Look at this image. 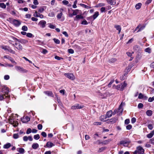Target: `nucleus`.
Returning a JSON list of instances; mask_svg holds the SVG:
<instances>
[{
    "instance_id": "nucleus-15",
    "label": "nucleus",
    "mask_w": 154,
    "mask_h": 154,
    "mask_svg": "<svg viewBox=\"0 0 154 154\" xmlns=\"http://www.w3.org/2000/svg\"><path fill=\"white\" fill-rule=\"evenodd\" d=\"M113 114L112 111L111 110L107 112L106 115L107 118H109L112 116Z\"/></svg>"
},
{
    "instance_id": "nucleus-36",
    "label": "nucleus",
    "mask_w": 154,
    "mask_h": 154,
    "mask_svg": "<svg viewBox=\"0 0 154 154\" xmlns=\"http://www.w3.org/2000/svg\"><path fill=\"white\" fill-rule=\"evenodd\" d=\"M131 146V145L130 143V142L128 141V142L126 141V147H127L128 148L130 147Z\"/></svg>"
},
{
    "instance_id": "nucleus-30",
    "label": "nucleus",
    "mask_w": 154,
    "mask_h": 154,
    "mask_svg": "<svg viewBox=\"0 0 154 154\" xmlns=\"http://www.w3.org/2000/svg\"><path fill=\"white\" fill-rule=\"evenodd\" d=\"M99 12L97 11L93 15V18L94 19H95L99 15Z\"/></svg>"
},
{
    "instance_id": "nucleus-56",
    "label": "nucleus",
    "mask_w": 154,
    "mask_h": 154,
    "mask_svg": "<svg viewBox=\"0 0 154 154\" xmlns=\"http://www.w3.org/2000/svg\"><path fill=\"white\" fill-rule=\"evenodd\" d=\"M88 23L85 20H83L82 22V24L83 25H87Z\"/></svg>"
},
{
    "instance_id": "nucleus-50",
    "label": "nucleus",
    "mask_w": 154,
    "mask_h": 154,
    "mask_svg": "<svg viewBox=\"0 0 154 154\" xmlns=\"http://www.w3.org/2000/svg\"><path fill=\"white\" fill-rule=\"evenodd\" d=\"M18 124V123L17 121H14V123L12 125L14 127H16L17 126Z\"/></svg>"
},
{
    "instance_id": "nucleus-54",
    "label": "nucleus",
    "mask_w": 154,
    "mask_h": 154,
    "mask_svg": "<svg viewBox=\"0 0 154 154\" xmlns=\"http://www.w3.org/2000/svg\"><path fill=\"white\" fill-rule=\"evenodd\" d=\"M7 66H8L9 67H13V65L11 64H9L8 63H5V66L6 67Z\"/></svg>"
},
{
    "instance_id": "nucleus-13",
    "label": "nucleus",
    "mask_w": 154,
    "mask_h": 154,
    "mask_svg": "<svg viewBox=\"0 0 154 154\" xmlns=\"http://www.w3.org/2000/svg\"><path fill=\"white\" fill-rule=\"evenodd\" d=\"M84 18L82 14L77 15L74 18V20H77L80 19H82Z\"/></svg>"
},
{
    "instance_id": "nucleus-41",
    "label": "nucleus",
    "mask_w": 154,
    "mask_h": 154,
    "mask_svg": "<svg viewBox=\"0 0 154 154\" xmlns=\"http://www.w3.org/2000/svg\"><path fill=\"white\" fill-rule=\"evenodd\" d=\"M145 52L150 53L151 52V49L150 48H148L145 49Z\"/></svg>"
},
{
    "instance_id": "nucleus-52",
    "label": "nucleus",
    "mask_w": 154,
    "mask_h": 154,
    "mask_svg": "<svg viewBox=\"0 0 154 154\" xmlns=\"http://www.w3.org/2000/svg\"><path fill=\"white\" fill-rule=\"evenodd\" d=\"M68 52L71 54H73L74 52V50L71 49H68Z\"/></svg>"
},
{
    "instance_id": "nucleus-63",
    "label": "nucleus",
    "mask_w": 154,
    "mask_h": 154,
    "mask_svg": "<svg viewBox=\"0 0 154 154\" xmlns=\"http://www.w3.org/2000/svg\"><path fill=\"white\" fill-rule=\"evenodd\" d=\"M9 122L10 124H12L14 123V120L12 119H11L9 120Z\"/></svg>"
},
{
    "instance_id": "nucleus-26",
    "label": "nucleus",
    "mask_w": 154,
    "mask_h": 154,
    "mask_svg": "<svg viewBox=\"0 0 154 154\" xmlns=\"http://www.w3.org/2000/svg\"><path fill=\"white\" fill-rule=\"evenodd\" d=\"M11 146V144L9 143H8L4 145L3 148L5 149H8Z\"/></svg>"
},
{
    "instance_id": "nucleus-46",
    "label": "nucleus",
    "mask_w": 154,
    "mask_h": 154,
    "mask_svg": "<svg viewBox=\"0 0 154 154\" xmlns=\"http://www.w3.org/2000/svg\"><path fill=\"white\" fill-rule=\"evenodd\" d=\"M22 29L24 31H27L28 30V28L26 26H23L22 27Z\"/></svg>"
},
{
    "instance_id": "nucleus-44",
    "label": "nucleus",
    "mask_w": 154,
    "mask_h": 154,
    "mask_svg": "<svg viewBox=\"0 0 154 154\" xmlns=\"http://www.w3.org/2000/svg\"><path fill=\"white\" fill-rule=\"evenodd\" d=\"M45 93L48 95V96H51L52 94L51 92H50L49 91H47L45 92Z\"/></svg>"
},
{
    "instance_id": "nucleus-28",
    "label": "nucleus",
    "mask_w": 154,
    "mask_h": 154,
    "mask_svg": "<svg viewBox=\"0 0 154 154\" xmlns=\"http://www.w3.org/2000/svg\"><path fill=\"white\" fill-rule=\"evenodd\" d=\"M142 4L141 3H138L135 5V8L136 9H139L141 7Z\"/></svg>"
},
{
    "instance_id": "nucleus-59",
    "label": "nucleus",
    "mask_w": 154,
    "mask_h": 154,
    "mask_svg": "<svg viewBox=\"0 0 154 154\" xmlns=\"http://www.w3.org/2000/svg\"><path fill=\"white\" fill-rule=\"evenodd\" d=\"M33 4L35 5H37L38 4V2L37 0H33Z\"/></svg>"
},
{
    "instance_id": "nucleus-38",
    "label": "nucleus",
    "mask_w": 154,
    "mask_h": 154,
    "mask_svg": "<svg viewBox=\"0 0 154 154\" xmlns=\"http://www.w3.org/2000/svg\"><path fill=\"white\" fill-rule=\"evenodd\" d=\"M48 27L51 29H54L55 27V26L54 25H52V24L51 23H48Z\"/></svg>"
},
{
    "instance_id": "nucleus-14",
    "label": "nucleus",
    "mask_w": 154,
    "mask_h": 154,
    "mask_svg": "<svg viewBox=\"0 0 154 154\" xmlns=\"http://www.w3.org/2000/svg\"><path fill=\"white\" fill-rule=\"evenodd\" d=\"M124 83L125 81L124 82ZM125 86L124 85V84L123 85L122 84L121 85H117V86H116V88L118 89H120L122 91L124 89Z\"/></svg>"
},
{
    "instance_id": "nucleus-5",
    "label": "nucleus",
    "mask_w": 154,
    "mask_h": 154,
    "mask_svg": "<svg viewBox=\"0 0 154 154\" xmlns=\"http://www.w3.org/2000/svg\"><path fill=\"white\" fill-rule=\"evenodd\" d=\"M137 150L134 152V154H136L137 152L139 154H143L144 152V149L141 146H138L137 148Z\"/></svg>"
},
{
    "instance_id": "nucleus-21",
    "label": "nucleus",
    "mask_w": 154,
    "mask_h": 154,
    "mask_svg": "<svg viewBox=\"0 0 154 154\" xmlns=\"http://www.w3.org/2000/svg\"><path fill=\"white\" fill-rule=\"evenodd\" d=\"M38 147L39 145L37 143H34L32 145V147L35 149H36Z\"/></svg>"
},
{
    "instance_id": "nucleus-53",
    "label": "nucleus",
    "mask_w": 154,
    "mask_h": 154,
    "mask_svg": "<svg viewBox=\"0 0 154 154\" xmlns=\"http://www.w3.org/2000/svg\"><path fill=\"white\" fill-rule=\"evenodd\" d=\"M94 125H100L101 124V123L100 122H95L93 123Z\"/></svg>"
},
{
    "instance_id": "nucleus-51",
    "label": "nucleus",
    "mask_w": 154,
    "mask_h": 154,
    "mask_svg": "<svg viewBox=\"0 0 154 154\" xmlns=\"http://www.w3.org/2000/svg\"><path fill=\"white\" fill-rule=\"evenodd\" d=\"M1 48L2 49H3L5 50H8V48H9L8 47L6 46H2L1 47Z\"/></svg>"
},
{
    "instance_id": "nucleus-61",
    "label": "nucleus",
    "mask_w": 154,
    "mask_h": 154,
    "mask_svg": "<svg viewBox=\"0 0 154 154\" xmlns=\"http://www.w3.org/2000/svg\"><path fill=\"white\" fill-rule=\"evenodd\" d=\"M26 36L30 38L32 36V34L30 33H28L26 34Z\"/></svg>"
},
{
    "instance_id": "nucleus-60",
    "label": "nucleus",
    "mask_w": 154,
    "mask_h": 154,
    "mask_svg": "<svg viewBox=\"0 0 154 154\" xmlns=\"http://www.w3.org/2000/svg\"><path fill=\"white\" fill-rule=\"evenodd\" d=\"M154 100V97L152 98L149 97L148 99V101L149 102H151Z\"/></svg>"
},
{
    "instance_id": "nucleus-27",
    "label": "nucleus",
    "mask_w": 154,
    "mask_h": 154,
    "mask_svg": "<svg viewBox=\"0 0 154 154\" xmlns=\"http://www.w3.org/2000/svg\"><path fill=\"white\" fill-rule=\"evenodd\" d=\"M133 53V52H132V53H130V52H128L127 53V55L128 57H130V58L129 59V60L130 61L132 60V59H133V58L132 57H131V56L132 55V54Z\"/></svg>"
},
{
    "instance_id": "nucleus-32",
    "label": "nucleus",
    "mask_w": 154,
    "mask_h": 154,
    "mask_svg": "<svg viewBox=\"0 0 154 154\" xmlns=\"http://www.w3.org/2000/svg\"><path fill=\"white\" fill-rule=\"evenodd\" d=\"M80 5L84 8H87V9H88V8H91V7H90V6H88L87 5H86L85 4H80Z\"/></svg>"
},
{
    "instance_id": "nucleus-24",
    "label": "nucleus",
    "mask_w": 154,
    "mask_h": 154,
    "mask_svg": "<svg viewBox=\"0 0 154 154\" xmlns=\"http://www.w3.org/2000/svg\"><path fill=\"white\" fill-rule=\"evenodd\" d=\"M114 27L117 30H118L119 33V34L121 30V28L120 26L118 25H116Z\"/></svg>"
},
{
    "instance_id": "nucleus-58",
    "label": "nucleus",
    "mask_w": 154,
    "mask_h": 154,
    "mask_svg": "<svg viewBox=\"0 0 154 154\" xmlns=\"http://www.w3.org/2000/svg\"><path fill=\"white\" fill-rule=\"evenodd\" d=\"M19 137V135L18 134H14L13 135V137L14 139H17Z\"/></svg>"
},
{
    "instance_id": "nucleus-39",
    "label": "nucleus",
    "mask_w": 154,
    "mask_h": 154,
    "mask_svg": "<svg viewBox=\"0 0 154 154\" xmlns=\"http://www.w3.org/2000/svg\"><path fill=\"white\" fill-rule=\"evenodd\" d=\"M111 141V140L110 139H109L107 140H106L105 141H103V143L104 144H108L109 142H110Z\"/></svg>"
},
{
    "instance_id": "nucleus-40",
    "label": "nucleus",
    "mask_w": 154,
    "mask_h": 154,
    "mask_svg": "<svg viewBox=\"0 0 154 154\" xmlns=\"http://www.w3.org/2000/svg\"><path fill=\"white\" fill-rule=\"evenodd\" d=\"M53 40L54 41V42L56 44H59L60 43V41L58 39L54 38L53 39Z\"/></svg>"
},
{
    "instance_id": "nucleus-20",
    "label": "nucleus",
    "mask_w": 154,
    "mask_h": 154,
    "mask_svg": "<svg viewBox=\"0 0 154 154\" xmlns=\"http://www.w3.org/2000/svg\"><path fill=\"white\" fill-rule=\"evenodd\" d=\"M107 2L111 5H114L116 3L115 0H109L107 1Z\"/></svg>"
},
{
    "instance_id": "nucleus-48",
    "label": "nucleus",
    "mask_w": 154,
    "mask_h": 154,
    "mask_svg": "<svg viewBox=\"0 0 154 154\" xmlns=\"http://www.w3.org/2000/svg\"><path fill=\"white\" fill-rule=\"evenodd\" d=\"M132 128V125H128L126 126V129L128 130H130Z\"/></svg>"
},
{
    "instance_id": "nucleus-3",
    "label": "nucleus",
    "mask_w": 154,
    "mask_h": 154,
    "mask_svg": "<svg viewBox=\"0 0 154 154\" xmlns=\"http://www.w3.org/2000/svg\"><path fill=\"white\" fill-rule=\"evenodd\" d=\"M64 75L71 80H74L75 78V75L72 73H65Z\"/></svg>"
},
{
    "instance_id": "nucleus-43",
    "label": "nucleus",
    "mask_w": 154,
    "mask_h": 154,
    "mask_svg": "<svg viewBox=\"0 0 154 154\" xmlns=\"http://www.w3.org/2000/svg\"><path fill=\"white\" fill-rule=\"evenodd\" d=\"M34 138L35 140H38L40 138V136L38 134L35 135L34 136Z\"/></svg>"
},
{
    "instance_id": "nucleus-6",
    "label": "nucleus",
    "mask_w": 154,
    "mask_h": 154,
    "mask_svg": "<svg viewBox=\"0 0 154 154\" xmlns=\"http://www.w3.org/2000/svg\"><path fill=\"white\" fill-rule=\"evenodd\" d=\"M11 23L17 27L19 26L21 24V22L19 20L15 19H12L11 20Z\"/></svg>"
},
{
    "instance_id": "nucleus-35",
    "label": "nucleus",
    "mask_w": 154,
    "mask_h": 154,
    "mask_svg": "<svg viewBox=\"0 0 154 154\" xmlns=\"http://www.w3.org/2000/svg\"><path fill=\"white\" fill-rule=\"evenodd\" d=\"M18 151L20 153H23L24 152V150L22 148H19L18 149Z\"/></svg>"
},
{
    "instance_id": "nucleus-25",
    "label": "nucleus",
    "mask_w": 154,
    "mask_h": 154,
    "mask_svg": "<svg viewBox=\"0 0 154 154\" xmlns=\"http://www.w3.org/2000/svg\"><path fill=\"white\" fill-rule=\"evenodd\" d=\"M8 96H6V95L3 94H0V100H2L4 98H5Z\"/></svg>"
},
{
    "instance_id": "nucleus-29",
    "label": "nucleus",
    "mask_w": 154,
    "mask_h": 154,
    "mask_svg": "<svg viewBox=\"0 0 154 154\" xmlns=\"http://www.w3.org/2000/svg\"><path fill=\"white\" fill-rule=\"evenodd\" d=\"M146 114L148 116H150L152 114V111L151 110H148L146 111Z\"/></svg>"
},
{
    "instance_id": "nucleus-64",
    "label": "nucleus",
    "mask_w": 154,
    "mask_h": 154,
    "mask_svg": "<svg viewBox=\"0 0 154 154\" xmlns=\"http://www.w3.org/2000/svg\"><path fill=\"white\" fill-rule=\"evenodd\" d=\"M31 129L29 128L27 130L26 133L27 134H29L31 132Z\"/></svg>"
},
{
    "instance_id": "nucleus-12",
    "label": "nucleus",
    "mask_w": 154,
    "mask_h": 154,
    "mask_svg": "<svg viewBox=\"0 0 154 154\" xmlns=\"http://www.w3.org/2000/svg\"><path fill=\"white\" fill-rule=\"evenodd\" d=\"M23 140L25 141H27L28 140L30 141H32V137L30 136L29 137L25 136L23 137Z\"/></svg>"
},
{
    "instance_id": "nucleus-42",
    "label": "nucleus",
    "mask_w": 154,
    "mask_h": 154,
    "mask_svg": "<svg viewBox=\"0 0 154 154\" xmlns=\"http://www.w3.org/2000/svg\"><path fill=\"white\" fill-rule=\"evenodd\" d=\"M0 7L3 8H5L6 7V5L4 3H0Z\"/></svg>"
},
{
    "instance_id": "nucleus-55",
    "label": "nucleus",
    "mask_w": 154,
    "mask_h": 154,
    "mask_svg": "<svg viewBox=\"0 0 154 154\" xmlns=\"http://www.w3.org/2000/svg\"><path fill=\"white\" fill-rule=\"evenodd\" d=\"M136 121V119L133 117L131 119V122L132 123H134Z\"/></svg>"
},
{
    "instance_id": "nucleus-62",
    "label": "nucleus",
    "mask_w": 154,
    "mask_h": 154,
    "mask_svg": "<svg viewBox=\"0 0 154 154\" xmlns=\"http://www.w3.org/2000/svg\"><path fill=\"white\" fill-rule=\"evenodd\" d=\"M42 128V126L41 124H38V128L39 130H41Z\"/></svg>"
},
{
    "instance_id": "nucleus-11",
    "label": "nucleus",
    "mask_w": 154,
    "mask_h": 154,
    "mask_svg": "<svg viewBox=\"0 0 154 154\" xmlns=\"http://www.w3.org/2000/svg\"><path fill=\"white\" fill-rule=\"evenodd\" d=\"M4 58L8 59L11 61L12 63L16 64V63L14 60V59L9 56L5 55L4 56Z\"/></svg>"
},
{
    "instance_id": "nucleus-33",
    "label": "nucleus",
    "mask_w": 154,
    "mask_h": 154,
    "mask_svg": "<svg viewBox=\"0 0 154 154\" xmlns=\"http://www.w3.org/2000/svg\"><path fill=\"white\" fill-rule=\"evenodd\" d=\"M73 11V15H77V14H78V12L79 11V10L78 9H76L75 10H72Z\"/></svg>"
},
{
    "instance_id": "nucleus-37",
    "label": "nucleus",
    "mask_w": 154,
    "mask_h": 154,
    "mask_svg": "<svg viewBox=\"0 0 154 154\" xmlns=\"http://www.w3.org/2000/svg\"><path fill=\"white\" fill-rule=\"evenodd\" d=\"M105 5V4L103 3H100L98 4L97 5V6H95L96 7H101L103 6H104Z\"/></svg>"
},
{
    "instance_id": "nucleus-4",
    "label": "nucleus",
    "mask_w": 154,
    "mask_h": 154,
    "mask_svg": "<svg viewBox=\"0 0 154 154\" xmlns=\"http://www.w3.org/2000/svg\"><path fill=\"white\" fill-rule=\"evenodd\" d=\"M84 106L83 105H80L79 104H75L71 107V109L73 110L80 109L83 108Z\"/></svg>"
},
{
    "instance_id": "nucleus-17",
    "label": "nucleus",
    "mask_w": 154,
    "mask_h": 154,
    "mask_svg": "<svg viewBox=\"0 0 154 154\" xmlns=\"http://www.w3.org/2000/svg\"><path fill=\"white\" fill-rule=\"evenodd\" d=\"M138 98L140 99H146L147 97L146 96H144L142 93H140L139 94Z\"/></svg>"
},
{
    "instance_id": "nucleus-45",
    "label": "nucleus",
    "mask_w": 154,
    "mask_h": 154,
    "mask_svg": "<svg viewBox=\"0 0 154 154\" xmlns=\"http://www.w3.org/2000/svg\"><path fill=\"white\" fill-rule=\"evenodd\" d=\"M39 14L37 11H35L33 14V16L36 17H39Z\"/></svg>"
},
{
    "instance_id": "nucleus-8",
    "label": "nucleus",
    "mask_w": 154,
    "mask_h": 154,
    "mask_svg": "<svg viewBox=\"0 0 154 154\" xmlns=\"http://www.w3.org/2000/svg\"><path fill=\"white\" fill-rule=\"evenodd\" d=\"M46 22L45 21L42 20L39 22L38 25L40 26L41 27L44 28L46 26Z\"/></svg>"
},
{
    "instance_id": "nucleus-10",
    "label": "nucleus",
    "mask_w": 154,
    "mask_h": 154,
    "mask_svg": "<svg viewBox=\"0 0 154 154\" xmlns=\"http://www.w3.org/2000/svg\"><path fill=\"white\" fill-rule=\"evenodd\" d=\"M30 120V118L28 116H26L23 117L21 119L23 123H26L29 121Z\"/></svg>"
},
{
    "instance_id": "nucleus-9",
    "label": "nucleus",
    "mask_w": 154,
    "mask_h": 154,
    "mask_svg": "<svg viewBox=\"0 0 154 154\" xmlns=\"http://www.w3.org/2000/svg\"><path fill=\"white\" fill-rule=\"evenodd\" d=\"M15 68L16 70L20 72H26L25 70L22 67L18 66H16Z\"/></svg>"
},
{
    "instance_id": "nucleus-47",
    "label": "nucleus",
    "mask_w": 154,
    "mask_h": 154,
    "mask_svg": "<svg viewBox=\"0 0 154 154\" xmlns=\"http://www.w3.org/2000/svg\"><path fill=\"white\" fill-rule=\"evenodd\" d=\"M62 15L63 13L62 12H61V13L57 15V17L58 19H60L61 18Z\"/></svg>"
},
{
    "instance_id": "nucleus-57",
    "label": "nucleus",
    "mask_w": 154,
    "mask_h": 154,
    "mask_svg": "<svg viewBox=\"0 0 154 154\" xmlns=\"http://www.w3.org/2000/svg\"><path fill=\"white\" fill-rule=\"evenodd\" d=\"M41 135L44 137H45L47 136V134L45 132H42L41 133Z\"/></svg>"
},
{
    "instance_id": "nucleus-49",
    "label": "nucleus",
    "mask_w": 154,
    "mask_h": 154,
    "mask_svg": "<svg viewBox=\"0 0 154 154\" xmlns=\"http://www.w3.org/2000/svg\"><path fill=\"white\" fill-rule=\"evenodd\" d=\"M45 10V9L43 8H40L38 10V11L40 13H42Z\"/></svg>"
},
{
    "instance_id": "nucleus-34",
    "label": "nucleus",
    "mask_w": 154,
    "mask_h": 154,
    "mask_svg": "<svg viewBox=\"0 0 154 154\" xmlns=\"http://www.w3.org/2000/svg\"><path fill=\"white\" fill-rule=\"evenodd\" d=\"M19 42L22 44H26L28 42V41L25 39L19 40Z\"/></svg>"
},
{
    "instance_id": "nucleus-18",
    "label": "nucleus",
    "mask_w": 154,
    "mask_h": 154,
    "mask_svg": "<svg viewBox=\"0 0 154 154\" xmlns=\"http://www.w3.org/2000/svg\"><path fill=\"white\" fill-rule=\"evenodd\" d=\"M54 146V144L52 143L51 142H48L46 145V146L48 147L51 148Z\"/></svg>"
},
{
    "instance_id": "nucleus-16",
    "label": "nucleus",
    "mask_w": 154,
    "mask_h": 154,
    "mask_svg": "<svg viewBox=\"0 0 154 154\" xmlns=\"http://www.w3.org/2000/svg\"><path fill=\"white\" fill-rule=\"evenodd\" d=\"M117 119L116 118H113L110 119L108 122V123H111L112 124L116 122L117 121Z\"/></svg>"
},
{
    "instance_id": "nucleus-31",
    "label": "nucleus",
    "mask_w": 154,
    "mask_h": 154,
    "mask_svg": "<svg viewBox=\"0 0 154 154\" xmlns=\"http://www.w3.org/2000/svg\"><path fill=\"white\" fill-rule=\"evenodd\" d=\"M139 25L140 26V27L139 28V30L137 31V32H138L141 31L142 30H143V29H144L145 27V26L144 25L142 26L141 25Z\"/></svg>"
},
{
    "instance_id": "nucleus-19",
    "label": "nucleus",
    "mask_w": 154,
    "mask_h": 154,
    "mask_svg": "<svg viewBox=\"0 0 154 154\" xmlns=\"http://www.w3.org/2000/svg\"><path fill=\"white\" fill-rule=\"evenodd\" d=\"M107 118V116H106V115H103L100 116V120L101 121H106V119Z\"/></svg>"
},
{
    "instance_id": "nucleus-2",
    "label": "nucleus",
    "mask_w": 154,
    "mask_h": 154,
    "mask_svg": "<svg viewBox=\"0 0 154 154\" xmlns=\"http://www.w3.org/2000/svg\"><path fill=\"white\" fill-rule=\"evenodd\" d=\"M122 105L123 103H122L120 105L118 109L115 110L113 112V115L117 114L118 115H120L122 114L123 110L122 108Z\"/></svg>"
},
{
    "instance_id": "nucleus-1",
    "label": "nucleus",
    "mask_w": 154,
    "mask_h": 154,
    "mask_svg": "<svg viewBox=\"0 0 154 154\" xmlns=\"http://www.w3.org/2000/svg\"><path fill=\"white\" fill-rule=\"evenodd\" d=\"M12 40H9V43L10 44H12V45L18 50H22L23 47L22 45L20 43L19 40L17 39L14 37H12Z\"/></svg>"
},
{
    "instance_id": "nucleus-23",
    "label": "nucleus",
    "mask_w": 154,
    "mask_h": 154,
    "mask_svg": "<svg viewBox=\"0 0 154 154\" xmlns=\"http://www.w3.org/2000/svg\"><path fill=\"white\" fill-rule=\"evenodd\" d=\"M106 148V147H103L99 148L98 150V152L100 153L103 151Z\"/></svg>"
},
{
    "instance_id": "nucleus-22",
    "label": "nucleus",
    "mask_w": 154,
    "mask_h": 154,
    "mask_svg": "<svg viewBox=\"0 0 154 154\" xmlns=\"http://www.w3.org/2000/svg\"><path fill=\"white\" fill-rule=\"evenodd\" d=\"M153 135H154V130L152 131L151 133L148 134L147 135V137L148 138H151Z\"/></svg>"
},
{
    "instance_id": "nucleus-7",
    "label": "nucleus",
    "mask_w": 154,
    "mask_h": 154,
    "mask_svg": "<svg viewBox=\"0 0 154 154\" xmlns=\"http://www.w3.org/2000/svg\"><path fill=\"white\" fill-rule=\"evenodd\" d=\"M2 91L3 94L7 95L9 93V91L8 88L4 86H2Z\"/></svg>"
}]
</instances>
